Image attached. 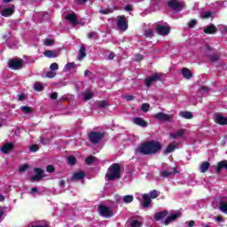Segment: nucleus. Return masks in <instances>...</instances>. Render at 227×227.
I'll return each mask as SVG.
<instances>
[{
	"label": "nucleus",
	"instance_id": "obj_1",
	"mask_svg": "<svg viewBox=\"0 0 227 227\" xmlns=\"http://www.w3.org/2000/svg\"><path fill=\"white\" fill-rule=\"evenodd\" d=\"M162 149L160 143H143L135 150L136 153L140 155H153Z\"/></svg>",
	"mask_w": 227,
	"mask_h": 227
},
{
	"label": "nucleus",
	"instance_id": "obj_2",
	"mask_svg": "<svg viewBox=\"0 0 227 227\" xmlns=\"http://www.w3.org/2000/svg\"><path fill=\"white\" fill-rule=\"evenodd\" d=\"M106 178L109 182L120 180V178H121V167L118 163L112 164L108 168V171L106 174Z\"/></svg>",
	"mask_w": 227,
	"mask_h": 227
},
{
	"label": "nucleus",
	"instance_id": "obj_3",
	"mask_svg": "<svg viewBox=\"0 0 227 227\" xmlns=\"http://www.w3.org/2000/svg\"><path fill=\"white\" fill-rule=\"evenodd\" d=\"M106 136V132L91 131L89 134V141H90V143H100Z\"/></svg>",
	"mask_w": 227,
	"mask_h": 227
},
{
	"label": "nucleus",
	"instance_id": "obj_4",
	"mask_svg": "<svg viewBox=\"0 0 227 227\" xmlns=\"http://www.w3.org/2000/svg\"><path fill=\"white\" fill-rule=\"evenodd\" d=\"M99 214L102 217H106V219H109L110 217H113L114 215V213L113 210H111V207L104 205L98 206Z\"/></svg>",
	"mask_w": 227,
	"mask_h": 227
},
{
	"label": "nucleus",
	"instance_id": "obj_5",
	"mask_svg": "<svg viewBox=\"0 0 227 227\" xmlns=\"http://www.w3.org/2000/svg\"><path fill=\"white\" fill-rule=\"evenodd\" d=\"M211 52H214V48H212L210 45H206V58L211 61V63H215V61H219V55L213 53L210 54Z\"/></svg>",
	"mask_w": 227,
	"mask_h": 227
},
{
	"label": "nucleus",
	"instance_id": "obj_6",
	"mask_svg": "<svg viewBox=\"0 0 227 227\" xmlns=\"http://www.w3.org/2000/svg\"><path fill=\"white\" fill-rule=\"evenodd\" d=\"M116 24L120 31H127V29H129V24L127 23V18H125V16H118Z\"/></svg>",
	"mask_w": 227,
	"mask_h": 227
},
{
	"label": "nucleus",
	"instance_id": "obj_7",
	"mask_svg": "<svg viewBox=\"0 0 227 227\" xmlns=\"http://www.w3.org/2000/svg\"><path fill=\"white\" fill-rule=\"evenodd\" d=\"M162 73L153 74L152 76L145 79V86L150 87L153 82H157V81H160L163 77Z\"/></svg>",
	"mask_w": 227,
	"mask_h": 227
},
{
	"label": "nucleus",
	"instance_id": "obj_8",
	"mask_svg": "<svg viewBox=\"0 0 227 227\" xmlns=\"http://www.w3.org/2000/svg\"><path fill=\"white\" fill-rule=\"evenodd\" d=\"M155 29L158 35H160L161 36H168L171 31L169 26H162L160 24H156Z\"/></svg>",
	"mask_w": 227,
	"mask_h": 227
},
{
	"label": "nucleus",
	"instance_id": "obj_9",
	"mask_svg": "<svg viewBox=\"0 0 227 227\" xmlns=\"http://www.w3.org/2000/svg\"><path fill=\"white\" fill-rule=\"evenodd\" d=\"M8 65L9 68H12V70H20V68L24 66V60L11 59Z\"/></svg>",
	"mask_w": 227,
	"mask_h": 227
},
{
	"label": "nucleus",
	"instance_id": "obj_10",
	"mask_svg": "<svg viewBox=\"0 0 227 227\" xmlns=\"http://www.w3.org/2000/svg\"><path fill=\"white\" fill-rule=\"evenodd\" d=\"M34 171L35 173V176H32L30 177V180L32 182H40V180H42L43 178H44L43 176V169L40 168H34Z\"/></svg>",
	"mask_w": 227,
	"mask_h": 227
},
{
	"label": "nucleus",
	"instance_id": "obj_11",
	"mask_svg": "<svg viewBox=\"0 0 227 227\" xmlns=\"http://www.w3.org/2000/svg\"><path fill=\"white\" fill-rule=\"evenodd\" d=\"M154 118L160 120V121H171V120H173V115L160 112L156 114Z\"/></svg>",
	"mask_w": 227,
	"mask_h": 227
},
{
	"label": "nucleus",
	"instance_id": "obj_12",
	"mask_svg": "<svg viewBox=\"0 0 227 227\" xmlns=\"http://www.w3.org/2000/svg\"><path fill=\"white\" fill-rule=\"evenodd\" d=\"M168 6L169 8H172V10L180 12L184 8V3L179 2L178 0H170L168 2Z\"/></svg>",
	"mask_w": 227,
	"mask_h": 227
},
{
	"label": "nucleus",
	"instance_id": "obj_13",
	"mask_svg": "<svg viewBox=\"0 0 227 227\" xmlns=\"http://www.w3.org/2000/svg\"><path fill=\"white\" fill-rule=\"evenodd\" d=\"M66 20H68L70 24H72L73 27H75V26H79V20L77 18V14L75 13H69L66 16Z\"/></svg>",
	"mask_w": 227,
	"mask_h": 227
},
{
	"label": "nucleus",
	"instance_id": "obj_14",
	"mask_svg": "<svg viewBox=\"0 0 227 227\" xmlns=\"http://www.w3.org/2000/svg\"><path fill=\"white\" fill-rule=\"evenodd\" d=\"M13 148H15L13 143H7L3 145L0 150L2 153L8 154L10 152H12V150H13Z\"/></svg>",
	"mask_w": 227,
	"mask_h": 227
},
{
	"label": "nucleus",
	"instance_id": "obj_15",
	"mask_svg": "<svg viewBox=\"0 0 227 227\" xmlns=\"http://www.w3.org/2000/svg\"><path fill=\"white\" fill-rule=\"evenodd\" d=\"M152 205V199L150 198V195L148 194H144L143 195V202H142V207L143 208H148Z\"/></svg>",
	"mask_w": 227,
	"mask_h": 227
},
{
	"label": "nucleus",
	"instance_id": "obj_16",
	"mask_svg": "<svg viewBox=\"0 0 227 227\" xmlns=\"http://www.w3.org/2000/svg\"><path fill=\"white\" fill-rule=\"evenodd\" d=\"M15 13V7H8L1 12L2 17H10Z\"/></svg>",
	"mask_w": 227,
	"mask_h": 227
},
{
	"label": "nucleus",
	"instance_id": "obj_17",
	"mask_svg": "<svg viewBox=\"0 0 227 227\" xmlns=\"http://www.w3.org/2000/svg\"><path fill=\"white\" fill-rule=\"evenodd\" d=\"M217 27H215V25L213 24H210L204 28V33H206L207 35H215Z\"/></svg>",
	"mask_w": 227,
	"mask_h": 227
},
{
	"label": "nucleus",
	"instance_id": "obj_18",
	"mask_svg": "<svg viewBox=\"0 0 227 227\" xmlns=\"http://www.w3.org/2000/svg\"><path fill=\"white\" fill-rule=\"evenodd\" d=\"M84 176H86V173L82 172V171H79L74 173L72 177L71 180L72 182H77L79 180H82V178H84Z\"/></svg>",
	"mask_w": 227,
	"mask_h": 227
},
{
	"label": "nucleus",
	"instance_id": "obj_19",
	"mask_svg": "<svg viewBox=\"0 0 227 227\" xmlns=\"http://www.w3.org/2000/svg\"><path fill=\"white\" fill-rule=\"evenodd\" d=\"M215 121L219 125H227V117H223V115L216 114L215 115Z\"/></svg>",
	"mask_w": 227,
	"mask_h": 227
},
{
	"label": "nucleus",
	"instance_id": "obj_20",
	"mask_svg": "<svg viewBox=\"0 0 227 227\" xmlns=\"http://www.w3.org/2000/svg\"><path fill=\"white\" fill-rule=\"evenodd\" d=\"M133 123H135V125H138V127H148V123L146 122V121L139 117L133 119Z\"/></svg>",
	"mask_w": 227,
	"mask_h": 227
},
{
	"label": "nucleus",
	"instance_id": "obj_21",
	"mask_svg": "<svg viewBox=\"0 0 227 227\" xmlns=\"http://www.w3.org/2000/svg\"><path fill=\"white\" fill-rule=\"evenodd\" d=\"M176 173H178V170H176V168H174L173 171H161L160 173V176H161L162 178H169V176H171L172 175H176Z\"/></svg>",
	"mask_w": 227,
	"mask_h": 227
},
{
	"label": "nucleus",
	"instance_id": "obj_22",
	"mask_svg": "<svg viewBox=\"0 0 227 227\" xmlns=\"http://www.w3.org/2000/svg\"><path fill=\"white\" fill-rule=\"evenodd\" d=\"M180 217V213L173 214L168 216V218L164 221L165 226H168L171 221H176Z\"/></svg>",
	"mask_w": 227,
	"mask_h": 227
},
{
	"label": "nucleus",
	"instance_id": "obj_23",
	"mask_svg": "<svg viewBox=\"0 0 227 227\" xmlns=\"http://www.w3.org/2000/svg\"><path fill=\"white\" fill-rule=\"evenodd\" d=\"M46 58H58L59 56V51L47 50L43 52Z\"/></svg>",
	"mask_w": 227,
	"mask_h": 227
},
{
	"label": "nucleus",
	"instance_id": "obj_24",
	"mask_svg": "<svg viewBox=\"0 0 227 227\" xmlns=\"http://www.w3.org/2000/svg\"><path fill=\"white\" fill-rule=\"evenodd\" d=\"M168 212L167 210L158 212L154 215V221H162L166 215H168Z\"/></svg>",
	"mask_w": 227,
	"mask_h": 227
},
{
	"label": "nucleus",
	"instance_id": "obj_25",
	"mask_svg": "<svg viewBox=\"0 0 227 227\" xmlns=\"http://www.w3.org/2000/svg\"><path fill=\"white\" fill-rule=\"evenodd\" d=\"M84 58H86V47H84V45H82L79 50L77 59L79 61H82V59H84Z\"/></svg>",
	"mask_w": 227,
	"mask_h": 227
},
{
	"label": "nucleus",
	"instance_id": "obj_26",
	"mask_svg": "<svg viewBox=\"0 0 227 227\" xmlns=\"http://www.w3.org/2000/svg\"><path fill=\"white\" fill-rule=\"evenodd\" d=\"M184 134H185V129H181L175 133H170V137L176 139L177 137H182Z\"/></svg>",
	"mask_w": 227,
	"mask_h": 227
},
{
	"label": "nucleus",
	"instance_id": "obj_27",
	"mask_svg": "<svg viewBox=\"0 0 227 227\" xmlns=\"http://www.w3.org/2000/svg\"><path fill=\"white\" fill-rule=\"evenodd\" d=\"M176 150V145L175 144H170L167 146V148L163 151L164 155H168V153H173V152Z\"/></svg>",
	"mask_w": 227,
	"mask_h": 227
},
{
	"label": "nucleus",
	"instance_id": "obj_28",
	"mask_svg": "<svg viewBox=\"0 0 227 227\" xmlns=\"http://www.w3.org/2000/svg\"><path fill=\"white\" fill-rule=\"evenodd\" d=\"M181 74L184 79H191L192 77V73L187 67L183 68Z\"/></svg>",
	"mask_w": 227,
	"mask_h": 227
},
{
	"label": "nucleus",
	"instance_id": "obj_29",
	"mask_svg": "<svg viewBox=\"0 0 227 227\" xmlns=\"http://www.w3.org/2000/svg\"><path fill=\"white\" fill-rule=\"evenodd\" d=\"M210 168V162L208 161H204L201 165H200V173H207V171H208V168Z\"/></svg>",
	"mask_w": 227,
	"mask_h": 227
},
{
	"label": "nucleus",
	"instance_id": "obj_30",
	"mask_svg": "<svg viewBox=\"0 0 227 227\" xmlns=\"http://www.w3.org/2000/svg\"><path fill=\"white\" fill-rule=\"evenodd\" d=\"M180 116H182V118H185V120H192V118H194L192 112H181Z\"/></svg>",
	"mask_w": 227,
	"mask_h": 227
},
{
	"label": "nucleus",
	"instance_id": "obj_31",
	"mask_svg": "<svg viewBox=\"0 0 227 227\" xmlns=\"http://www.w3.org/2000/svg\"><path fill=\"white\" fill-rule=\"evenodd\" d=\"M95 160H97V157H95L93 155H90L85 159V162H86V164H88V166H91V164H93V162H95Z\"/></svg>",
	"mask_w": 227,
	"mask_h": 227
},
{
	"label": "nucleus",
	"instance_id": "obj_32",
	"mask_svg": "<svg viewBox=\"0 0 227 227\" xmlns=\"http://www.w3.org/2000/svg\"><path fill=\"white\" fill-rule=\"evenodd\" d=\"M21 111L24 114H29L33 113V108L31 106H21Z\"/></svg>",
	"mask_w": 227,
	"mask_h": 227
},
{
	"label": "nucleus",
	"instance_id": "obj_33",
	"mask_svg": "<svg viewBox=\"0 0 227 227\" xmlns=\"http://www.w3.org/2000/svg\"><path fill=\"white\" fill-rule=\"evenodd\" d=\"M67 161L70 166H74L77 162V158L73 155L67 157Z\"/></svg>",
	"mask_w": 227,
	"mask_h": 227
},
{
	"label": "nucleus",
	"instance_id": "obj_34",
	"mask_svg": "<svg viewBox=\"0 0 227 227\" xmlns=\"http://www.w3.org/2000/svg\"><path fill=\"white\" fill-rule=\"evenodd\" d=\"M220 210L223 212V214H227V202H220Z\"/></svg>",
	"mask_w": 227,
	"mask_h": 227
},
{
	"label": "nucleus",
	"instance_id": "obj_35",
	"mask_svg": "<svg viewBox=\"0 0 227 227\" xmlns=\"http://www.w3.org/2000/svg\"><path fill=\"white\" fill-rule=\"evenodd\" d=\"M134 201V197L132 195H126L123 198L124 203H132Z\"/></svg>",
	"mask_w": 227,
	"mask_h": 227
},
{
	"label": "nucleus",
	"instance_id": "obj_36",
	"mask_svg": "<svg viewBox=\"0 0 227 227\" xmlns=\"http://www.w3.org/2000/svg\"><path fill=\"white\" fill-rule=\"evenodd\" d=\"M98 107H101L102 109L107 107L109 106V103L107 101H98L97 103Z\"/></svg>",
	"mask_w": 227,
	"mask_h": 227
},
{
	"label": "nucleus",
	"instance_id": "obj_37",
	"mask_svg": "<svg viewBox=\"0 0 227 227\" xmlns=\"http://www.w3.org/2000/svg\"><path fill=\"white\" fill-rule=\"evenodd\" d=\"M88 38H90V40H92V38L94 40H98V34L97 32H90L88 34Z\"/></svg>",
	"mask_w": 227,
	"mask_h": 227
},
{
	"label": "nucleus",
	"instance_id": "obj_38",
	"mask_svg": "<svg viewBox=\"0 0 227 227\" xmlns=\"http://www.w3.org/2000/svg\"><path fill=\"white\" fill-rule=\"evenodd\" d=\"M38 150H40V146L36 144H34L29 147V152H32V153L38 152Z\"/></svg>",
	"mask_w": 227,
	"mask_h": 227
},
{
	"label": "nucleus",
	"instance_id": "obj_39",
	"mask_svg": "<svg viewBox=\"0 0 227 227\" xmlns=\"http://www.w3.org/2000/svg\"><path fill=\"white\" fill-rule=\"evenodd\" d=\"M149 198L151 200H155V198H159V193L157 192V190H153L152 192H150Z\"/></svg>",
	"mask_w": 227,
	"mask_h": 227
},
{
	"label": "nucleus",
	"instance_id": "obj_40",
	"mask_svg": "<svg viewBox=\"0 0 227 227\" xmlns=\"http://www.w3.org/2000/svg\"><path fill=\"white\" fill-rule=\"evenodd\" d=\"M141 110L143 111V113H148V111H150V104L144 103L141 106Z\"/></svg>",
	"mask_w": 227,
	"mask_h": 227
},
{
	"label": "nucleus",
	"instance_id": "obj_41",
	"mask_svg": "<svg viewBox=\"0 0 227 227\" xmlns=\"http://www.w3.org/2000/svg\"><path fill=\"white\" fill-rule=\"evenodd\" d=\"M201 19H210L212 17V12L207 11L200 14Z\"/></svg>",
	"mask_w": 227,
	"mask_h": 227
},
{
	"label": "nucleus",
	"instance_id": "obj_42",
	"mask_svg": "<svg viewBox=\"0 0 227 227\" xmlns=\"http://www.w3.org/2000/svg\"><path fill=\"white\" fill-rule=\"evenodd\" d=\"M27 169H29V165L23 164V165L20 166L19 172L20 173H24V171H27Z\"/></svg>",
	"mask_w": 227,
	"mask_h": 227
},
{
	"label": "nucleus",
	"instance_id": "obj_43",
	"mask_svg": "<svg viewBox=\"0 0 227 227\" xmlns=\"http://www.w3.org/2000/svg\"><path fill=\"white\" fill-rule=\"evenodd\" d=\"M131 227H141L143 226V223H141V222L137 221V220H133L130 223Z\"/></svg>",
	"mask_w": 227,
	"mask_h": 227
},
{
	"label": "nucleus",
	"instance_id": "obj_44",
	"mask_svg": "<svg viewBox=\"0 0 227 227\" xmlns=\"http://www.w3.org/2000/svg\"><path fill=\"white\" fill-rule=\"evenodd\" d=\"M34 90L35 91H43V86L42 85V83H35Z\"/></svg>",
	"mask_w": 227,
	"mask_h": 227
},
{
	"label": "nucleus",
	"instance_id": "obj_45",
	"mask_svg": "<svg viewBox=\"0 0 227 227\" xmlns=\"http://www.w3.org/2000/svg\"><path fill=\"white\" fill-rule=\"evenodd\" d=\"M99 13H102V15H107L109 13H113V9H111V8L110 9L109 8L102 9L99 11Z\"/></svg>",
	"mask_w": 227,
	"mask_h": 227
},
{
	"label": "nucleus",
	"instance_id": "obj_46",
	"mask_svg": "<svg viewBox=\"0 0 227 227\" xmlns=\"http://www.w3.org/2000/svg\"><path fill=\"white\" fill-rule=\"evenodd\" d=\"M83 95H84L85 101L91 100V98H93V93H91V92H88Z\"/></svg>",
	"mask_w": 227,
	"mask_h": 227
},
{
	"label": "nucleus",
	"instance_id": "obj_47",
	"mask_svg": "<svg viewBox=\"0 0 227 227\" xmlns=\"http://www.w3.org/2000/svg\"><path fill=\"white\" fill-rule=\"evenodd\" d=\"M50 69L52 70V72H55L56 70L59 69V66L58 65V63H52L50 66Z\"/></svg>",
	"mask_w": 227,
	"mask_h": 227
},
{
	"label": "nucleus",
	"instance_id": "obj_48",
	"mask_svg": "<svg viewBox=\"0 0 227 227\" xmlns=\"http://www.w3.org/2000/svg\"><path fill=\"white\" fill-rule=\"evenodd\" d=\"M74 67H75V63H74V62L67 63L65 66V70H72V68H74Z\"/></svg>",
	"mask_w": 227,
	"mask_h": 227
},
{
	"label": "nucleus",
	"instance_id": "obj_49",
	"mask_svg": "<svg viewBox=\"0 0 227 227\" xmlns=\"http://www.w3.org/2000/svg\"><path fill=\"white\" fill-rule=\"evenodd\" d=\"M46 77H48L49 79H52L53 77H56V72H54V71L47 72Z\"/></svg>",
	"mask_w": 227,
	"mask_h": 227
},
{
	"label": "nucleus",
	"instance_id": "obj_50",
	"mask_svg": "<svg viewBox=\"0 0 227 227\" xmlns=\"http://www.w3.org/2000/svg\"><path fill=\"white\" fill-rule=\"evenodd\" d=\"M145 36H148V38H152L153 36V31H152V29L145 30Z\"/></svg>",
	"mask_w": 227,
	"mask_h": 227
},
{
	"label": "nucleus",
	"instance_id": "obj_51",
	"mask_svg": "<svg viewBox=\"0 0 227 227\" xmlns=\"http://www.w3.org/2000/svg\"><path fill=\"white\" fill-rule=\"evenodd\" d=\"M44 45H46V47H49L51 45H54V40L51 39H46L44 41Z\"/></svg>",
	"mask_w": 227,
	"mask_h": 227
},
{
	"label": "nucleus",
	"instance_id": "obj_52",
	"mask_svg": "<svg viewBox=\"0 0 227 227\" xmlns=\"http://www.w3.org/2000/svg\"><path fill=\"white\" fill-rule=\"evenodd\" d=\"M46 171H47V173H54V171H56V169L54 168V166L48 165L46 167Z\"/></svg>",
	"mask_w": 227,
	"mask_h": 227
},
{
	"label": "nucleus",
	"instance_id": "obj_53",
	"mask_svg": "<svg viewBox=\"0 0 227 227\" xmlns=\"http://www.w3.org/2000/svg\"><path fill=\"white\" fill-rule=\"evenodd\" d=\"M196 24H198V21L196 20H192L189 23L188 26L189 27L192 28L194 27V26H196Z\"/></svg>",
	"mask_w": 227,
	"mask_h": 227
},
{
	"label": "nucleus",
	"instance_id": "obj_54",
	"mask_svg": "<svg viewBox=\"0 0 227 227\" xmlns=\"http://www.w3.org/2000/svg\"><path fill=\"white\" fill-rule=\"evenodd\" d=\"M50 98H51V100H56V98H58V94H57V92H52V93L50 95Z\"/></svg>",
	"mask_w": 227,
	"mask_h": 227
},
{
	"label": "nucleus",
	"instance_id": "obj_55",
	"mask_svg": "<svg viewBox=\"0 0 227 227\" xmlns=\"http://www.w3.org/2000/svg\"><path fill=\"white\" fill-rule=\"evenodd\" d=\"M124 98H125L126 100H128V102H130V101L134 100V96H132V95H127V96L124 97Z\"/></svg>",
	"mask_w": 227,
	"mask_h": 227
},
{
	"label": "nucleus",
	"instance_id": "obj_56",
	"mask_svg": "<svg viewBox=\"0 0 227 227\" xmlns=\"http://www.w3.org/2000/svg\"><path fill=\"white\" fill-rule=\"evenodd\" d=\"M141 59H143V55H141V54L136 55V57H135L136 61H141Z\"/></svg>",
	"mask_w": 227,
	"mask_h": 227
},
{
	"label": "nucleus",
	"instance_id": "obj_57",
	"mask_svg": "<svg viewBox=\"0 0 227 227\" xmlns=\"http://www.w3.org/2000/svg\"><path fill=\"white\" fill-rule=\"evenodd\" d=\"M200 90H202V91H204V93H208V91H209V89L207 86L200 87Z\"/></svg>",
	"mask_w": 227,
	"mask_h": 227
},
{
	"label": "nucleus",
	"instance_id": "obj_58",
	"mask_svg": "<svg viewBox=\"0 0 227 227\" xmlns=\"http://www.w3.org/2000/svg\"><path fill=\"white\" fill-rule=\"evenodd\" d=\"M222 35H227V27L223 26Z\"/></svg>",
	"mask_w": 227,
	"mask_h": 227
},
{
	"label": "nucleus",
	"instance_id": "obj_59",
	"mask_svg": "<svg viewBox=\"0 0 227 227\" xmlns=\"http://www.w3.org/2000/svg\"><path fill=\"white\" fill-rule=\"evenodd\" d=\"M215 221H217V223H223V216H221V215L216 216Z\"/></svg>",
	"mask_w": 227,
	"mask_h": 227
},
{
	"label": "nucleus",
	"instance_id": "obj_60",
	"mask_svg": "<svg viewBox=\"0 0 227 227\" xmlns=\"http://www.w3.org/2000/svg\"><path fill=\"white\" fill-rule=\"evenodd\" d=\"M59 185L60 186V187H65V180H60L59 182Z\"/></svg>",
	"mask_w": 227,
	"mask_h": 227
},
{
	"label": "nucleus",
	"instance_id": "obj_61",
	"mask_svg": "<svg viewBox=\"0 0 227 227\" xmlns=\"http://www.w3.org/2000/svg\"><path fill=\"white\" fill-rule=\"evenodd\" d=\"M194 224H195L194 220H191V221L188 222V226L189 227H192V226H194Z\"/></svg>",
	"mask_w": 227,
	"mask_h": 227
},
{
	"label": "nucleus",
	"instance_id": "obj_62",
	"mask_svg": "<svg viewBox=\"0 0 227 227\" xmlns=\"http://www.w3.org/2000/svg\"><path fill=\"white\" fill-rule=\"evenodd\" d=\"M30 227H51L49 224H44V225H31Z\"/></svg>",
	"mask_w": 227,
	"mask_h": 227
},
{
	"label": "nucleus",
	"instance_id": "obj_63",
	"mask_svg": "<svg viewBox=\"0 0 227 227\" xmlns=\"http://www.w3.org/2000/svg\"><path fill=\"white\" fill-rule=\"evenodd\" d=\"M108 59H114V52H111V53L108 55Z\"/></svg>",
	"mask_w": 227,
	"mask_h": 227
},
{
	"label": "nucleus",
	"instance_id": "obj_64",
	"mask_svg": "<svg viewBox=\"0 0 227 227\" xmlns=\"http://www.w3.org/2000/svg\"><path fill=\"white\" fill-rule=\"evenodd\" d=\"M34 192H38V188L36 187L31 188V193L34 194Z\"/></svg>",
	"mask_w": 227,
	"mask_h": 227
}]
</instances>
